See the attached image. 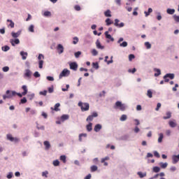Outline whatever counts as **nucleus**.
<instances>
[{"label": "nucleus", "instance_id": "1", "mask_svg": "<svg viewBox=\"0 0 179 179\" xmlns=\"http://www.w3.org/2000/svg\"><path fill=\"white\" fill-rule=\"evenodd\" d=\"M78 107H80L81 111H89V108H90L89 103L83 102H79Z\"/></svg>", "mask_w": 179, "mask_h": 179}, {"label": "nucleus", "instance_id": "7", "mask_svg": "<svg viewBox=\"0 0 179 179\" xmlns=\"http://www.w3.org/2000/svg\"><path fill=\"white\" fill-rule=\"evenodd\" d=\"M119 23H120V20L115 19L114 22V26H115L116 27H124V26H125V24H124V22H121L120 24Z\"/></svg>", "mask_w": 179, "mask_h": 179}, {"label": "nucleus", "instance_id": "19", "mask_svg": "<svg viewBox=\"0 0 179 179\" xmlns=\"http://www.w3.org/2000/svg\"><path fill=\"white\" fill-rule=\"evenodd\" d=\"M175 13H176L175 9L168 8L166 10V13H168V15H174Z\"/></svg>", "mask_w": 179, "mask_h": 179}, {"label": "nucleus", "instance_id": "13", "mask_svg": "<svg viewBox=\"0 0 179 179\" xmlns=\"http://www.w3.org/2000/svg\"><path fill=\"white\" fill-rule=\"evenodd\" d=\"M20 54L23 60L27 59V55H28L27 52L21 51Z\"/></svg>", "mask_w": 179, "mask_h": 179}, {"label": "nucleus", "instance_id": "9", "mask_svg": "<svg viewBox=\"0 0 179 179\" xmlns=\"http://www.w3.org/2000/svg\"><path fill=\"white\" fill-rule=\"evenodd\" d=\"M10 43H11L13 47H15V44H20V41H19V39H17V38H15V40L10 39Z\"/></svg>", "mask_w": 179, "mask_h": 179}, {"label": "nucleus", "instance_id": "22", "mask_svg": "<svg viewBox=\"0 0 179 179\" xmlns=\"http://www.w3.org/2000/svg\"><path fill=\"white\" fill-rule=\"evenodd\" d=\"M159 166H160L161 169H166L167 166H169V164L167 162H165V163L160 162Z\"/></svg>", "mask_w": 179, "mask_h": 179}, {"label": "nucleus", "instance_id": "48", "mask_svg": "<svg viewBox=\"0 0 179 179\" xmlns=\"http://www.w3.org/2000/svg\"><path fill=\"white\" fill-rule=\"evenodd\" d=\"M53 165L55 166H59V161L58 160V159H56V160H55V161H53Z\"/></svg>", "mask_w": 179, "mask_h": 179}, {"label": "nucleus", "instance_id": "55", "mask_svg": "<svg viewBox=\"0 0 179 179\" xmlns=\"http://www.w3.org/2000/svg\"><path fill=\"white\" fill-rule=\"evenodd\" d=\"M128 72L129 73H135L136 72V69H135V68H134L133 69H130L128 70Z\"/></svg>", "mask_w": 179, "mask_h": 179}, {"label": "nucleus", "instance_id": "41", "mask_svg": "<svg viewBox=\"0 0 179 179\" xmlns=\"http://www.w3.org/2000/svg\"><path fill=\"white\" fill-rule=\"evenodd\" d=\"M97 166L93 165L91 166V171L92 173H94V171H97Z\"/></svg>", "mask_w": 179, "mask_h": 179}, {"label": "nucleus", "instance_id": "27", "mask_svg": "<svg viewBox=\"0 0 179 179\" xmlns=\"http://www.w3.org/2000/svg\"><path fill=\"white\" fill-rule=\"evenodd\" d=\"M104 15L106 17H111V11L110 10H107L105 11Z\"/></svg>", "mask_w": 179, "mask_h": 179}, {"label": "nucleus", "instance_id": "35", "mask_svg": "<svg viewBox=\"0 0 179 179\" xmlns=\"http://www.w3.org/2000/svg\"><path fill=\"white\" fill-rule=\"evenodd\" d=\"M163 118L164 120H169L171 118V113L170 112L166 113V116H164Z\"/></svg>", "mask_w": 179, "mask_h": 179}, {"label": "nucleus", "instance_id": "12", "mask_svg": "<svg viewBox=\"0 0 179 179\" xmlns=\"http://www.w3.org/2000/svg\"><path fill=\"white\" fill-rule=\"evenodd\" d=\"M106 38H108V40H110V41H114V38L111 36V35L108 34V31H106L105 32Z\"/></svg>", "mask_w": 179, "mask_h": 179}, {"label": "nucleus", "instance_id": "56", "mask_svg": "<svg viewBox=\"0 0 179 179\" xmlns=\"http://www.w3.org/2000/svg\"><path fill=\"white\" fill-rule=\"evenodd\" d=\"M92 55L96 56V55H97V54H99V52H97L96 49H93L92 50Z\"/></svg>", "mask_w": 179, "mask_h": 179}, {"label": "nucleus", "instance_id": "58", "mask_svg": "<svg viewBox=\"0 0 179 179\" xmlns=\"http://www.w3.org/2000/svg\"><path fill=\"white\" fill-rule=\"evenodd\" d=\"M108 58V56L105 57V62H107V64H113V60L107 61V59Z\"/></svg>", "mask_w": 179, "mask_h": 179}, {"label": "nucleus", "instance_id": "49", "mask_svg": "<svg viewBox=\"0 0 179 179\" xmlns=\"http://www.w3.org/2000/svg\"><path fill=\"white\" fill-rule=\"evenodd\" d=\"M120 121H127V115H122L120 117Z\"/></svg>", "mask_w": 179, "mask_h": 179}, {"label": "nucleus", "instance_id": "64", "mask_svg": "<svg viewBox=\"0 0 179 179\" xmlns=\"http://www.w3.org/2000/svg\"><path fill=\"white\" fill-rule=\"evenodd\" d=\"M8 71H9V68L8 66L3 67V72H8Z\"/></svg>", "mask_w": 179, "mask_h": 179}, {"label": "nucleus", "instance_id": "36", "mask_svg": "<svg viewBox=\"0 0 179 179\" xmlns=\"http://www.w3.org/2000/svg\"><path fill=\"white\" fill-rule=\"evenodd\" d=\"M147 96H148L150 99H152L153 97V92H152L150 90H148L147 92Z\"/></svg>", "mask_w": 179, "mask_h": 179}, {"label": "nucleus", "instance_id": "38", "mask_svg": "<svg viewBox=\"0 0 179 179\" xmlns=\"http://www.w3.org/2000/svg\"><path fill=\"white\" fill-rule=\"evenodd\" d=\"M29 31L31 33H34V25L31 24L29 27L28 28Z\"/></svg>", "mask_w": 179, "mask_h": 179}, {"label": "nucleus", "instance_id": "40", "mask_svg": "<svg viewBox=\"0 0 179 179\" xmlns=\"http://www.w3.org/2000/svg\"><path fill=\"white\" fill-rule=\"evenodd\" d=\"M84 137V138H86V136H87V134H80V135H79V138H78V140H79V141L80 142H82V137Z\"/></svg>", "mask_w": 179, "mask_h": 179}, {"label": "nucleus", "instance_id": "24", "mask_svg": "<svg viewBox=\"0 0 179 179\" xmlns=\"http://www.w3.org/2000/svg\"><path fill=\"white\" fill-rule=\"evenodd\" d=\"M155 71L157 72L155 73V76L156 78H157V76H160V75H162V71H160V69H155Z\"/></svg>", "mask_w": 179, "mask_h": 179}, {"label": "nucleus", "instance_id": "21", "mask_svg": "<svg viewBox=\"0 0 179 179\" xmlns=\"http://www.w3.org/2000/svg\"><path fill=\"white\" fill-rule=\"evenodd\" d=\"M12 37H13V38H17V37H19L20 36V31L18 32H12L11 33Z\"/></svg>", "mask_w": 179, "mask_h": 179}, {"label": "nucleus", "instance_id": "44", "mask_svg": "<svg viewBox=\"0 0 179 179\" xmlns=\"http://www.w3.org/2000/svg\"><path fill=\"white\" fill-rule=\"evenodd\" d=\"M173 17L175 22H176L177 23H179V15H174Z\"/></svg>", "mask_w": 179, "mask_h": 179}, {"label": "nucleus", "instance_id": "39", "mask_svg": "<svg viewBox=\"0 0 179 179\" xmlns=\"http://www.w3.org/2000/svg\"><path fill=\"white\" fill-rule=\"evenodd\" d=\"M145 46L146 47L147 50H150V48H152V45L149 42H145Z\"/></svg>", "mask_w": 179, "mask_h": 179}, {"label": "nucleus", "instance_id": "26", "mask_svg": "<svg viewBox=\"0 0 179 179\" xmlns=\"http://www.w3.org/2000/svg\"><path fill=\"white\" fill-rule=\"evenodd\" d=\"M7 22H8L10 23L8 26L11 29H13V27H15V22H13V21H12V20H7Z\"/></svg>", "mask_w": 179, "mask_h": 179}, {"label": "nucleus", "instance_id": "51", "mask_svg": "<svg viewBox=\"0 0 179 179\" xmlns=\"http://www.w3.org/2000/svg\"><path fill=\"white\" fill-rule=\"evenodd\" d=\"M92 66H93V68H94L95 69H99V63L97 62L92 63Z\"/></svg>", "mask_w": 179, "mask_h": 179}, {"label": "nucleus", "instance_id": "59", "mask_svg": "<svg viewBox=\"0 0 179 179\" xmlns=\"http://www.w3.org/2000/svg\"><path fill=\"white\" fill-rule=\"evenodd\" d=\"M34 76L35 78H40V73H38V71H36L34 73Z\"/></svg>", "mask_w": 179, "mask_h": 179}, {"label": "nucleus", "instance_id": "33", "mask_svg": "<svg viewBox=\"0 0 179 179\" xmlns=\"http://www.w3.org/2000/svg\"><path fill=\"white\" fill-rule=\"evenodd\" d=\"M163 138H164L163 133H160L159 134V137L158 138V143H162V142H163Z\"/></svg>", "mask_w": 179, "mask_h": 179}, {"label": "nucleus", "instance_id": "46", "mask_svg": "<svg viewBox=\"0 0 179 179\" xmlns=\"http://www.w3.org/2000/svg\"><path fill=\"white\" fill-rule=\"evenodd\" d=\"M42 177H45V178H48V172L47 171H43L42 173Z\"/></svg>", "mask_w": 179, "mask_h": 179}, {"label": "nucleus", "instance_id": "34", "mask_svg": "<svg viewBox=\"0 0 179 179\" xmlns=\"http://www.w3.org/2000/svg\"><path fill=\"white\" fill-rule=\"evenodd\" d=\"M152 171H154V173H159L160 172V167L159 166H154L152 169Z\"/></svg>", "mask_w": 179, "mask_h": 179}, {"label": "nucleus", "instance_id": "20", "mask_svg": "<svg viewBox=\"0 0 179 179\" xmlns=\"http://www.w3.org/2000/svg\"><path fill=\"white\" fill-rule=\"evenodd\" d=\"M61 104L59 103H57L55 105V108H51V110H55V111H59V108H58Z\"/></svg>", "mask_w": 179, "mask_h": 179}, {"label": "nucleus", "instance_id": "8", "mask_svg": "<svg viewBox=\"0 0 179 179\" xmlns=\"http://www.w3.org/2000/svg\"><path fill=\"white\" fill-rule=\"evenodd\" d=\"M70 69L73 71H78V64L76 62H71L69 64Z\"/></svg>", "mask_w": 179, "mask_h": 179}, {"label": "nucleus", "instance_id": "45", "mask_svg": "<svg viewBox=\"0 0 179 179\" xmlns=\"http://www.w3.org/2000/svg\"><path fill=\"white\" fill-rule=\"evenodd\" d=\"M44 64V61L43 60H39V62H38V65H39V69H43V65Z\"/></svg>", "mask_w": 179, "mask_h": 179}, {"label": "nucleus", "instance_id": "11", "mask_svg": "<svg viewBox=\"0 0 179 179\" xmlns=\"http://www.w3.org/2000/svg\"><path fill=\"white\" fill-rule=\"evenodd\" d=\"M96 48L99 50H104V46L101 45V43H100V41H99V39L96 41Z\"/></svg>", "mask_w": 179, "mask_h": 179}, {"label": "nucleus", "instance_id": "25", "mask_svg": "<svg viewBox=\"0 0 179 179\" xmlns=\"http://www.w3.org/2000/svg\"><path fill=\"white\" fill-rule=\"evenodd\" d=\"M22 89L24 90V92H22V95L26 96V94H27V86L23 85Z\"/></svg>", "mask_w": 179, "mask_h": 179}, {"label": "nucleus", "instance_id": "31", "mask_svg": "<svg viewBox=\"0 0 179 179\" xmlns=\"http://www.w3.org/2000/svg\"><path fill=\"white\" fill-rule=\"evenodd\" d=\"M174 76V73H167L165 75V78H169V79H173Z\"/></svg>", "mask_w": 179, "mask_h": 179}, {"label": "nucleus", "instance_id": "62", "mask_svg": "<svg viewBox=\"0 0 179 179\" xmlns=\"http://www.w3.org/2000/svg\"><path fill=\"white\" fill-rule=\"evenodd\" d=\"M47 80H50V82H52V81H54V77L48 76Z\"/></svg>", "mask_w": 179, "mask_h": 179}, {"label": "nucleus", "instance_id": "14", "mask_svg": "<svg viewBox=\"0 0 179 179\" xmlns=\"http://www.w3.org/2000/svg\"><path fill=\"white\" fill-rule=\"evenodd\" d=\"M169 124L171 128H176V127H177V123L176 122V120H170Z\"/></svg>", "mask_w": 179, "mask_h": 179}, {"label": "nucleus", "instance_id": "5", "mask_svg": "<svg viewBox=\"0 0 179 179\" xmlns=\"http://www.w3.org/2000/svg\"><path fill=\"white\" fill-rule=\"evenodd\" d=\"M6 137L8 141H10V142H15V143H17L20 141V139H19L18 138L13 137L12 134H7Z\"/></svg>", "mask_w": 179, "mask_h": 179}, {"label": "nucleus", "instance_id": "47", "mask_svg": "<svg viewBox=\"0 0 179 179\" xmlns=\"http://www.w3.org/2000/svg\"><path fill=\"white\" fill-rule=\"evenodd\" d=\"M20 103L21 104H26V103H27V99H26V97H24L23 99H22L20 100Z\"/></svg>", "mask_w": 179, "mask_h": 179}, {"label": "nucleus", "instance_id": "29", "mask_svg": "<svg viewBox=\"0 0 179 179\" xmlns=\"http://www.w3.org/2000/svg\"><path fill=\"white\" fill-rule=\"evenodd\" d=\"M137 174L140 177V178H143V177H146V172L145 173L138 172Z\"/></svg>", "mask_w": 179, "mask_h": 179}, {"label": "nucleus", "instance_id": "28", "mask_svg": "<svg viewBox=\"0 0 179 179\" xmlns=\"http://www.w3.org/2000/svg\"><path fill=\"white\" fill-rule=\"evenodd\" d=\"M106 26H110V24H113V23H114V22H113V21L111 20V19L107 18V19L106 20Z\"/></svg>", "mask_w": 179, "mask_h": 179}, {"label": "nucleus", "instance_id": "3", "mask_svg": "<svg viewBox=\"0 0 179 179\" xmlns=\"http://www.w3.org/2000/svg\"><path fill=\"white\" fill-rule=\"evenodd\" d=\"M71 75V71L68 70V69H64L59 74V79H62L63 78H66V76H69Z\"/></svg>", "mask_w": 179, "mask_h": 179}, {"label": "nucleus", "instance_id": "15", "mask_svg": "<svg viewBox=\"0 0 179 179\" xmlns=\"http://www.w3.org/2000/svg\"><path fill=\"white\" fill-rule=\"evenodd\" d=\"M62 122L64 121H66V120H69V116L68 115H62L60 118Z\"/></svg>", "mask_w": 179, "mask_h": 179}, {"label": "nucleus", "instance_id": "63", "mask_svg": "<svg viewBox=\"0 0 179 179\" xmlns=\"http://www.w3.org/2000/svg\"><path fill=\"white\" fill-rule=\"evenodd\" d=\"M154 156H155V157H160V155L159 154V152H157V151L154 152Z\"/></svg>", "mask_w": 179, "mask_h": 179}, {"label": "nucleus", "instance_id": "60", "mask_svg": "<svg viewBox=\"0 0 179 179\" xmlns=\"http://www.w3.org/2000/svg\"><path fill=\"white\" fill-rule=\"evenodd\" d=\"M135 59V55H129V61H132V59Z\"/></svg>", "mask_w": 179, "mask_h": 179}, {"label": "nucleus", "instance_id": "37", "mask_svg": "<svg viewBox=\"0 0 179 179\" xmlns=\"http://www.w3.org/2000/svg\"><path fill=\"white\" fill-rule=\"evenodd\" d=\"M60 160L63 162V163H66V156L65 155H61L60 156Z\"/></svg>", "mask_w": 179, "mask_h": 179}, {"label": "nucleus", "instance_id": "10", "mask_svg": "<svg viewBox=\"0 0 179 179\" xmlns=\"http://www.w3.org/2000/svg\"><path fill=\"white\" fill-rule=\"evenodd\" d=\"M57 50L59 54H62V52H64V46L61 44H59L57 45Z\"/></svg>", "mask_w": 179, "mask_h": 179}, {"label": "nucleus", "instance_id": "50", "mask_svg": "<svg viewBox=\"0 0 179 179\" xmlns=\"http://www.w3.org/2000/svg\"><path fill=\"white\" fill-rule=\"evenodd\" d=\"M43 16H51V12L50 11H45L44 13H43Z\"/></svg>", "mask_w": 179, "mask_h": 179}, {"label": "nucleus", "instance_id": "16", "mask_svg": "<svg viewBox=\"0 0 179 179\" xmlns=\"http://www.w3.org/2000/svg\"><path fill=\"white\" fill-rule=\"evenodd\" d=\"M178 158L177 157V155H173L172 157V163L173 164H177L178 163Z\"/></svg>", "mask_w": 179, "mask_h": 179}, {"label": "nucleus", "instance_id": "52", "mask_svg": "<svg viewBox=\"0 0 179 179\" xmlns=\"http://www.w3.org/2000/svg\"><path fill=\"white\" fill-rule=\"evenodd\" d=\"M120 47H127L128 45V43H127V41H124L122 43H120Z\"/></svg>", "mask_w": 179, "mask_h": 179}, {"label": "nucleus", "instance_id": "18", "mask_svg": "<svg viewBox=\"0 0 179 179\" xmlns=\"http://www.w3.org/2000/svg\"><path fill=\"white\" fill-rule=\"evenodd\" d=\"M100 129H101V124H96L94 127V131H95V132H99Z\"/></svg>", "mask_w": 179, "mask_h": 179}, {"label": "nucleus", "instance_id": "57", "mask_svg": "<svg viewBox=\"0 0 179 179\" xmlns=\"http://www.w3.org/2000/svg\"><path fill=\"white\" fill-rule=\"evenodd\" d=\"M39 94H41L42 96H47V90L40 92Z\"/></svg>", "mask_w": 179, "mask_h": 179}, {"label": "nucleus", "instance_id": "42", "mask_svg": "<svg viewBox=\"0 0 179 179\" xmlns=\"http://www.w3.org/2000/svg\"><path fill=\"white\" fill-rule=\"evenodd\" d=\"M2 50L5 52H6V51H9L10 50V48L8 45H5V46L2 47Z\"/></svg>", "mask_w": 179, "mask_h": 179}, {"label": "nucleus", "instance_id": "61", "mask_svg": "<svg viewBox=\"0 0 179 179\" xmlns=\"http://www.w3.org/2000/svg\"><path fill=\"white\" fill-rule=\"evenodd\" d=\"M28 97L29 100H33V99H34V94H29Z\"/></svg>", "mask_w": 179, "mask_h": 179}, {"label": "nucleus", "instance_id": "23", "mask_svg": "<svg viewBox=\"0 0 179 179\" xmlns=\"http://www.w3.org/2000/svg\"><path fill=\"white\" fill-rule=\"evenodd\" d=\"M24 76L27 78H30V76H31V71L29 69H27L25 71Z\"/></svg>", "mask_w": 179, "mask_h": 179}, {"label": "nucleus", "instance_id": "4", "mask_svg": "<svg viewBox=\"0 0 179 179\" xmlns=\"http://www.w3.org/2000/svg\"><path fill=\"white\" fill-rule=\"evenodd\" d=\"M115 108H119L120 111H125V104L122 103V101H117L115 103Z\"/></svg>", "mask_w": 179, "mask_h": 179}, {"label": "nucleus", "instance_id": "54", "mask_svg": "<svg viewBox=\"0 0 179 179\" xmlns=\"http://www.w3.org/2000/svg\"><path fill=\"white\" fill-rule=\"evenodd\" d=\"M81 54H82V52L78 51V52H76L74 54V55H75L76 58H79V57H80Z\"/></svg>", "mask_w": 179, "mask_h": 179}, {"label": "nucleus", "instance_id": "2", "mask_svg": "<svg viewBox=\"0 0 179 179\" xmlns=\"http://www.w3.org/2000/svg\"><path fill=\"white\" fill-rule=\"evenodd\" d=\"M16 96V92L13 91L10 92V90H7L6 92V95H3V100H6V99H12V97Z\"/></svg>", "mask_w": 179, "mask_h": 179}, {"label": "nucleus", "instance_id": "53", "mask_svg": "<svg viewBox=\"0 0 179 179\" xmlns=\"http://www.w3.org/2000/svg\"><path fill=\"white\" fill-rule=\"evenodd\" d=\"M106 160H110V157H106L104 158H102L101 159V163H104V162H106Z\"/></svg>", "mask_w": 179, "mask_h": 179}, {"label": "nucleus", "instance_id": "43", "mask_svg": "<svg viewBox=\"0 0 179 179\" xmlns=\"http://www.w3.org/2000/svg\"><path fill=\"white\" fill-rule=\"evenodd\" d=\"M73 44H76L77 43H79V38L75 36L74 38H73Z\"/></svg>", "mask_w": 179, "mask_h": 179}, {"label": "nucleus", "instance_id": "17", "mask_svg": "<svg viewBox=\"0 0 179 179\" xmlns=\"http://www.w3.org/2000/svg\"><path fill=\"white\" fill-rule=\"evenodd\" d=\"M44 146L45 147V150H48V149H50V148H51V144H50L49 141H44L43 143Z\"/></svg>", "mask_w": 179, "mask_h": 179}, {"label": "nucleus", "instance_id": "6", "mask_svg": "<svg viewBox=\"0 0 179 179\" xmlns=\"http://www.w3.org/2000/svg\"><path fill=\"white\" fill-rule=\"evenodd\" d=\"M96 117H99V114H97L96 112H94L92 115L87 117V121H93L94 118H96Z\"/></svg>", "mask_w": 179, "mask_h": 179}, {"label": "nucleus", "instance_id": "30", "mask_svg": "<svg viewBox=\"0 0 179 179\" xmlns=\"http://www.w3.org/2000/svg\"><path fill=\"white\" fill-rule=\"evenodd\" d=\"M152 12H153V10L152 8H148V11H145L144 13L145 15V17L149 16V15H150V13H152Z\"/></svg>", "mask_w": 179, "mask_h": 179}, {"label": "nucleus", "instance_id": "32", "mask_svg": "<svg viewBox=\"0 0 179 179\" xmlns=\"http://www.w3.org/2000/svg\"><path fill=\"white\" fill-rule=\"evenodd\" d=\"M93 124L92 122H90L87 125V130L88 131V132H90V131H92Z\"/></svg>", "mask_w": 179, "mask_h": 179}]
</instances>
